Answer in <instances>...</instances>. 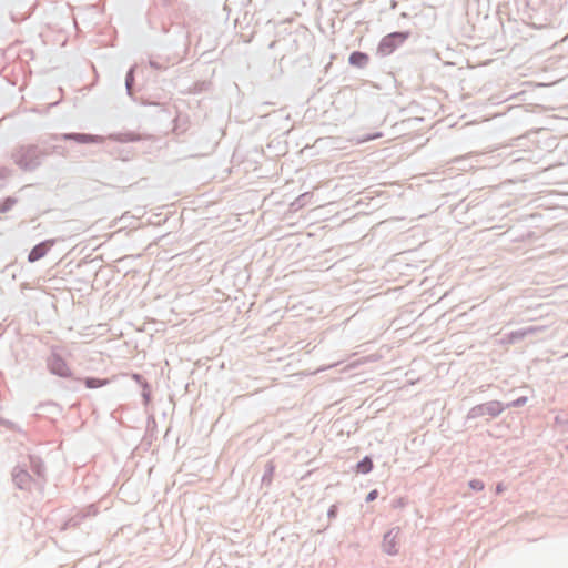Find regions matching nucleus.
<instances>
[{
    "label": "nucleus",
    "mask_w": 568,
    "mask_h": 568,
    "mask_svg": "<svg viewBox=\"0 0 568 568\" xmlns=\"http://www.w3.org/2000/svg\"><path fill=\"white\" fill-rule=\"evenodd\" d=\"M53 244H54L53 240H48V241H44V242L36 245L29 253V256H28L29 262L33 263V262H37L38 260L42 258L49 252V250L53 246Z\"/></svg>",
    "instance_id": "obj_3"
},
{
    "label": "nucleus",
    "mask_w": 568,
    "mask_h": 568,
    "mask_svg": "<svg viewBox=\"0 0 568 568\" xmlns=\"http://www.w3.org/2000/svg\"><path fill=\"white\" fill-rule=\"evenodd\" d=\"M367 62H368V55L366 53L356 51L349 55V63L352 65L363 68L367 64Z\"/></svg>",
    "instance_id": "obj_5"
},
{
    "label": "nucleus",
    "mask_w": 568,
    "mask_h": 568,
    "mask_svg": "<svg viewBox=\"0 0 568 568\" xmlns=\"http://www.w3.org/2000/svg\"><path fill=\"white\" fill-rule=\"evenodd\" d=\"M382 136H383L382 132H376L374 134H368V135H362V136L356 139V143L357 144H362V143H365V142H368V141H372V140H375V139H379Z\"/></svg>",
    "instance_id": "obj_9"
},
{
    "label": "nucleus",
    "mask_w": 568,
    "mask_h": 568,
    "mask_svg": "<svg viewBox=\"0 0 568 568\" xmlns=\"http://www.w3.org/2000/svg\"><path fill=\"white\" fill-rule=\"evenodd\" d=\"M377 495H378L377 490H376V489H374V490H372V491L367 495L366 500H367V501H373L374 499H376V498H377Z\"/></svg>",
    "instance_id": "obj_10"
},
{
    "label": "nucleus",
    "mask_w": 568,
    "mask_h": 568,
    "mask_svg": "<svg viewBox=\"0 0 568 568\" xmlns=\"http://www.w3.org/2000/svg\"><path fill=\"white\" fill-rule=\"evenodd\" d=\"M65 139H72L78 143H101L103 142V138L99 135H90V134H69L65 135Z\"/></svg>",
    "instance_id": "obj_4"
},
{
    "label": "nucleus",
    "mask_w": 568,
    "mask_h": 568,
    "mask_svg": "<svg viewBox=\"0 0 568 568\" xmlns=\"http://www.w3.org/2000/svg\"><path fill=\"white\" fill-rule=\"evenodd\" d=\"M373 469V462L369 457H365L356 466L357 473L367 474Z\"/></svg>",
    "instance_id": "obj_7"
},
{
    "label": "nucleus",
    "mask_w": 568,
    "mask_h": 568,
    "mask_svg": "<svg viewBox=\"0 0 568 568\" xmlns=\"http://www.w3.org/2000/svg\"><path fill=\"white\" fill-rule=\"evenodd\" d=\"M50 372L61 376V377H70L72 375L71 368L68 363L58 355H53L49 361Z\"/></svg>",
    "instance_id": "obj_2"
},
{
    "label": "nucleus",
    "mask_w": 568,
    "mask_h": 568,
    "mask_svg": "<svg viewBox=\"0 0 568 568\" xmlns=\"http://www.w3.org/2000/svg\"><path fill=\"white\" fill-rule=\"evenodd\" d=\"M395 537L396 536H392V532H388L384 538V549L388 554H394L396 551L395 550V546H396Z\"/></svg>",
    "instance_id": "obj_8"
},
{
    "label": "nucleus",
    "mask_w": 568,
    "mask_h": 568,
    "mask_svg": "<svg viewBox=\"0 0 568 568\" xmlns=\"http://www.w3.org/2000/svg\"><path fill=\"white\" fill-rule=\"evenodd\" d=\"M85 386L88 388H99L108 385V379H101V378H94V377H87L83 379Z\"/></svg>",
    "instance_id": "obj_6"
},
{
    "label": "nucleus",
    "mask_w": 568,
    "mask_h": 568,
    "mask_svg": "<svg viewBox=\"0 0 568 568\" xmlns=\"http://www.w3.org/2000/svg\"><path fill=\"white\" fill-rule=\"evenodd\" d=\"M408 38V33L394 32L384 37L378 45V52L383 55L390 54L399 44Z\"/></svg>",
    "instance_id": "obj_1"
}]
</instances>
